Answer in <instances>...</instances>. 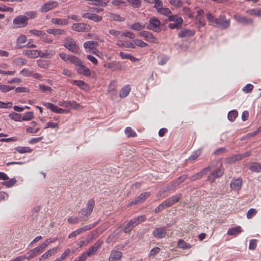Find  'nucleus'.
<instances>
[{
    "instance_id": "09e8293b",
    "label": "nucleus",
    "mask_w": 261,
    "mask_h": 261,
    "mask_svg": "<svg viewBox=\"0 0 261 261\" xmlns=\"http://www.w3.org/2000/svg\"><path fill=\"white\" fill-rule=\"evenodd\" d=\"M238 113L237 111H231L228 114V119L231 121H233L238 116Z\"/></svg>"
},
{
    "instance_id": "4be33fe9",
    "label": "nucleus",
    "mask_w": 261,
    "mask_h": 261,
    "mask_svg": "<svg viewBox=\"0 0 261 261\" xmlns=\"http://www.w3.org/2000/svg\"><path fill=\"white\" fill-rule=\"evenodd\" d=\"M233 18L235 19L236 21L243 24H251L253 22L251 19L247 18L244 16L238 14L234 15L233 16Z\"/></svg>"
},
{
    "instance_id": "393cba45",
    "label": "nucleus",
    "mask_w": 261,
    "mask_h": 261,
    "mask_svg": "<svg viewBox=\"0 0 261 261\" xmlns=\"http://www.w3.org/2000/svg\"><path fill=\"white\" fill-rule=\"evenodd\" d=\"M76 71L79 74H83L86 76H89L91 75V71L90 69L83 65L82 63L77 67Z\"/></svg>"
},
{
    "instance_id": "69168bd1",
    "label": "nucleus",
    "mask_w": 261,
    "mask_h": 261,
    "mask_svg": "<svg viewBox=\"0 0 261 261\" xmlns=\"http://www.w3.org/2000/svg\"><path fill=\"white\" fill-rule=\"evenodd\" d=\"M257 213V211L254 208H250L247 212V217L248 219H251L254 217Z\"/></svg>"
},
{
    "instance_id": "1a4fd4ad",
    "label": "nucleus",
    "mask_w": 261,
    "mask_h": 261,
    "mask_svg": "<svg viewBox=\"0 0 261 261\" xmlns=\"http://www.w3.org/2000/svg\"><path fill=\"white\" fill-rule=\"evenodd\" d=\"M150 192H148L141 193L135 199L132 200L128 205L131 206L133 205L143 202L150 196Z\"/></svg>"
},
{
    "instance_id": "e433bc0d",
    "label": "nucleus",
    "mask_w": 261,
    "mask_h": 261,
    "mask_svg": "<svg viewBox=\"0 0 261 261\" xmlns=\"http://www.w3.org/2000/svg\"><path fill=\"white\" fill-rule=\"evenodd\" d=\"M246 13L252 16H261V10L259 9L247 10L246 11Z\"/></svg>"
},
{
    "instance_id": "4468645a",
    "label": "nucleus",
    "mask_w": 261,
    "mask_h": 261,
    "mask_svg": "<svg viewBox=\"0 0 261 261\" xmlns=\"http://www.w3.org/2000/svg\"><path fill=\"white\" fill-rule=\"evenodd\" d=\"M94 205V201L91 199L89 200L87 203L86 207L81 210V213L82 215L87 216L89 215L93 211Z\"/></svg>"
},
{
    "instance_id": "13d9d810",
    "label": "nucleus",
    "mask_w": 261,
    "mask_h": 261,
    "mask_svg": "<svg viewBox=\"0 0 261 261\" xmlns=\"http://www.w3.org/2000/svg\"><path fill=\"white\" fill-rule=\"evenodd\" d=\"M29 32L35 36L40 37L41 38H42V36L44 35V32L42 31L35 29L30 30Z\"/></svg>"
},
{
    "instance_id": "bf43d9fd",
    "label": "nucleus",
    "mask_w": 261,
    "mask_h": 261,
    "mask_svg": "<svg viewBox=\"0 0 261 261\" xmlns=\"http://www.w3.org/2000/svg\"><path fill=\"white\" fill-rule=\"evenodd\" d=\"M69 108H72L73 109L77 110L82 109L83 108V107H82L75 101H70Z\"/></svg>"
},
{
    "instance_id": "f704fd0d",
    "label": "nucleus",
    "mask_w": 261,
    "mask_h": 261,
    "mask_svg": "<svg viewBox=\"0 0 261 261\" xmlns=\"http://www.w3.org/2000/svg\"><path fill=\"white\" fill-rule=\"evenodd\" d=\"M51 22L57 25H66L68 23V20L66 19H60L57 18H52Z\"/></svg>"
},
{
    "instance_id": "5fc2aeb1",
    "label": "nucleus",
    "mask_w": 261,
    "mask_h": 261,
    "mask_svg": "<svg viewBox=\"0 0 261 261\" xmlns=\"http://www.w3.org/2000/svg\"><path fill=\"white\" fill-rule=\"evenodd\" d=\"M125 133L127 137H135L137 136L136 133L134 132L130 127H127L125 128Z\"/></svg>"
},
{
    "instance_id": "37998d69",
    "label": "nucleus",
    "mask_w": 261,
    "mask_h": 261,
    "mask_svg": "<svg viewBox=\"0 0 261 261\" xmlns=\"http://www.w3.org/2000/svg\"><path fill=\"white\" fill-rule=\"evenodd\" d=\"M13 63L18 66L25 65L27 63V60L22 58H17L14 59Z\"/></svg>"
},
{
    "instance_id": "7c9ffc66",
    "label": "nucleus",
    "mask_w": 261,
    "mask_h": 261,
    "mask_svg": "<svg viewBox=\"0 0 261 261\" xmlns=\"http://www.w3.org/2000/svg\"><path fill=\"white\" fill-rule=\"evenodd\" d=\"M202 152V149L201 148H199L198 149L194 151L193 153L190 156L188 159V160L191 162H193L195 160H196L200 156Z\"/></svg>"
},
{
    "instance_id": "0e129e2a",
    "label": "nucleus",
    "mask_w": 261,
    "mask_h": 261,
    "mask_svg": "<svg viewBox=\"0 0 261 261\" xmlns=\"http://www.w3.org/2000/svg\"><path fill=\"white\" fill-rule=\"evenodd\" d=\"M126 1L134 7L139 8L140 6V5H141L140 0H126Z\"/></svg>"
},
{
    "instance_id": "2eb2a0df",
    "label": "nucleus",
    "mask_w": 261,
    "mask_h": 261,
    "mask_svg": "<svg viewBox=\"0 0 261 261\" xmlns=\"http://www.w3.org/2000/svg\"><path fill=\"white\" fill-rule=\"evenodd\" d=\"M213 167V166L212 165L208 166L207 167L203 169L199 172H198L196 174L191 176L190 177V180L192 181H194L200 179L203 175L206 174L208 172L211 171Z\"/></svg>"
},
{
    "instance_id": "6e6d98bb",
    "label": "nucleus",
    "mask_w": 261,
    "mask_h": 261,
    "mask_svg": "<svg viewBox=\"0 0 261 261\" xmlns=\"http://www.w3.org/2000/svg\"><path fill=\"white\" fill-rule=\"evenodd\" d=\"M34 115L33 112H27L25 113L23 116L22 117V121L30 120L33 118Z\"/></svg>"
},
{
    "instance_id": "79ce46f5",
    "label": "nucleus",
    "mask_w": 261,
    "mask_h": 261,
    "mask_svg": "<svg viewBox=\"0 0 261 261\" xmlns=\"http://www.w3.org/2000/svg\"><path fill=\"white\" fill-rule=\"evenodd\" d=\"M249 169L253 172H259L261 171V164L254 163L249 166Z\"/></svg>"
},
{
    "instance_id": "603ef678",
    "label": "nucleus",
    "mask_w": 261,
    "mask_h": 261,
    "mask_svg": "<svg viewBox=\"0 0 261 261\" xmlns=\"http://www.w3.org/2000/svg\"><path fill=\"white\" fill-rule=\"evenodd\" d=\"M39 87V89L43 92H47L48 93H50L53 91L50 87L45 86L43 84H40Z\"/></svg>"
},
{
    "instance_id": "de8ad7c7",
    "label": "nucleus",
    "mask_w": 261,
    "mask_h": 261,
    "mask_svg": "<svg viewBox=\"0 0 261 261\" xmlns=\"http://www.w3.org/2000/svg\"><path fill=\"white\" fill-rule=\"evenodd\" d=\"M158 11L159 13H160L161 14L167 16L168 18L170 16L172 15L171 14V10L168 8L162 7L161 9H160Z\"/></svg>"
},
{
    "instance_id": "423d86ee",
    "label": "nucleus",
    "mask_w": 261,
    "mask_h": 261,
    "mask_svg": "<svg viewBox=\"0 0 261 261\" xmlns=\"http://www.w3.org/2000/svg\"><path fill=\"white\" fill-rule=\"evenodd\" d=\"M58 6V3L56 1H48L42 5L39 11L41 13H46L48 11L56 8Z\"/></svg>"
},
{
    "instance_id": "c9c22d12",
    "label": "nucleus",
    "mask_w": 261,
    "mask_h": 261,
    "mask_svg": "<svg viewBox=\"0 0 261 261\" xmlns=\"http://www.w3.org/2000/svg\"><path fill=\"white\" fill-rule=\"evenodd\" d=\"M177 247L183 249H190L191 245L186 243L184 240L180 239L177 243Z\"/></svg>"
},
{
    "instance_id": "49530a36",
    "label": "nucleus",
    "mask_w": 261,
    "mask_h": 261,
    "mask_svg": "<svg viewBox=\"0 0 261 261\" xmlns=\"http://www.w3.org/2000/svg\"><path fill=\"white\" fill-rule=\"evenodd\" d=\"M57 240V238L46 239L41 244V245L44 250L50 243L55 242Z\"/></svg>"
},
{
    "instance_id": "f257e3e1",
    "label": "nucleus",
    "mask_w": 261,
    "mask_h": 261,
    "mask_svg": "<svg viewBox=\"0 0 261 261\" xmlns=\"http://www.w3.org/2000/svg\"><path fill=\"white\" fill-rule=\"evenodd\" d=\"M169 20L170 21L173 22L168 24V27L172 30L175 29H179L183 22L182 18L177 15L170 16Z\"/></svg>"
},
{
    "instance_id": "4d7b16f0",
    "label": "nucleus",
    "mask_w": 261,
    "mask_h": 261,
    "mask_svg": "<svg viewBox=\"0 0 261 261\" xmlns=\"http://www.w3.org/2000/svg\"><path fill=\"white\" fill-rule=\"evenodd\" d=\"M37 65L42 68L46 69L48 67L47 61L43 60H39L37 61Z\"/></svg>"
},
{
    "instance_id": "680f3d73",
    "label": "nucleus",
    "mask_w": 261,
    "mask_h": 261,
    "mask_svg": "<svg viewBox=\"0 0 261 261\" xmlns=\"http://www.w3.org/2000/svg\"><path fill=\"white\" fill-rule=\"evenodd\" d=\"M134 43L136 45L141 47H145L148 46V44L146 42H143L140 39H135L134 40Z\"/></svg>"
},
{
    "instance_id": "8fccbe9b",
    "label": "nucleus",
    "mask_w": 261,
    "mask_h": 261,
    "mask_svg": "<svg viewBox=\"0 0 261 261\" xmlns=\"http://www.w3.org/2000/svg\"><path fill=\"white\" fill-rule=\"evenodd\" d=\"M69 61L78 67L82 63L81 60L75 56H71Z\"/></svg>"
},
{
    "instance_id": "774afa93",
    "label": "nucleus",
    "mask_w": 261,
    "mask_h": 261,
    "mask_svg": "<svg viewBox=\"0 0 261 261\" xmlns=\"http://www.w3.org/2000/svg\"><path fill=\"white\" fill-rule=\"evenodd\" d=\"M165 204V203H164V202H163L161 204H160V205H159V206L158 207H156L154 210V212L155 213H159L160 212H161V211H162L163 210H164L165 209L166 207H167L166 206Z\"/></svg>"
},
{
    "instance_id": "ea45409f",
    "label": "nucleus",
    "mask_w": 261,
    "mask_h": 261,
    "mask_svg": "<svg viewBox=\"0 0 261 261\" xmlns=\"http://www.w3.org/2000/svg\"><path fill=\"white\" fill-rule=\"evenodd\" d=\"M9 117L12 120L16 121H21L22 117L21 115L15 112H12L9 115Z\"/></svg>"
},
{
    "instance_id": "f8f14e48",
    "label": "nucleus",
    "mask_w": 261,
    "mask_h": 261,
    "mask_svg": "<svg viewBox=\"0 0 261 261\" xmlns=\"http://www.w3.org/2000/svg\"><path fill=\"white\" fill-rule=\"evenodd\" d=\"M44 250L41 246V245H39L37 246V247L34 248L33 249H32L30 250L29 252L27 253V254L25 255V258H27L28 260L31 259V258H33L34 257L38 255L41 252H43Z\"/></svg>"
},
{
    "instance_id": "f03ea898",
    "label": "nucleus",
    "mask_w": 261,
    "mask_h": 261,
    "mask_svg": "<svg viewBox=\"0 0 261 261\" xmlns=\"http://www.w3.org/2000/svg\"><path fill=\"white\" fill-rule=\"evenodd\" d=\"M63 45L69 51L73 53H78V47L76 44L75 41L71 37H67L64 40Z\"/></svg>"
},
{
    "instance_id": "a19ab883",
    "label": "nucleus",
    "mask_w": 261,
    "mask_h": 261,
    "mask_svg": "<svg viewBox=\"0 0 261 261\" xmlns=\"http://www.w3.org/2000/svg\"><path fill=\"white\" fill-rule=\"evenodd\" d=\"M130 28L134 30L140 31L146 28V25L145 24L137 22L132 25Z\"/></svg>"
},
{
    "instance_id": "aec40b11",
    "label": "nucleus",
    "mask_w": 261,
    "mask_h": 261,
    "mask_svg": "<svg viewBox=\"0 0 261 261\" xmlns=\"http://www.w3.org/2000/svg\"><path fill=\"white\" fill-rule=\"evenodd\" d=\"M122 257V253L116 250H112L108 258L109 261H116L120 260Z\"/></svg>"
},
{
    "instance_id": "6ab92c4d",
    "label": "nucleus",
    "mask_w": 261,
    "mask_h": 261,
    "mask_svg": "<svg viewBox=\"0 0 261 261\" xmlns=\"http://www.w3.org/2000/svg\"><path fill=\"white\" fill-rule=\"evenodd\" d=\"M188 176L186 175H184L179 177L178 178L174 180L171 185L168 186L167 188V191L172 190L173 188L178 186L180 183L183 182L187 178Z\"/></svg>"
},
{
    "instance_id": "cd10ccee",
    "label": "nucleus",
    "mask_w": 261,
    "mask_h": 261,
    "mask_svg": "<svg viewBox=\"0 0 261 261\" xmlns=\"http://www.w3.org/2000/svg\"><path fill=\"white\" fill-rule=\"evenodd\" d=\"M27 41V37L24 35H20L16 40L15 47L16 48H22L25 45H23Z\"/></svg>"
},
{
    "instance_id": "a18cd8bd",
    "label": "nucleus",
    "mask_w": 261,
    "mask_h": 261,
    "mask_svg": "<svg viewBox=\"0 0 261 261\" xmlns=\"http://www.w3.org/2000/svg\"><path fill=\"white\" fill-rule=\"evenodd\" d=\"M16 179L15 178H11L8 181L2 182V184L7 188H10L16 184Z\"/></svg>"
},
{
    "instance_id": "c756f323",
    "label": "nucleus",
    "mask_w": 261,
    "mask_h": 261,
    "mask_svg": "<svg viewBox=\"0 0 261 261\" xmlns=\"http://www.w3.org/2000/svg\"><path fill=\"white\" fill-rule=\"evenodd\" d=\"M47 33L52 34L55 36L65 34V31L60 29H48L46 30Z\"/></svg>"
},
{
    "instance_id": "0eeeda50",
    "label": "nucleus",
    "mask_w": 261,
    "mask_h": 261,
    "mask_svg": "<svg viewBox=\"0 0 261 261\" xmlns=\"http://www.w3.org/2000/svg\"><path fill=\"white\" fill-rule=\"evenodd\" d=\"M139 35L140 36L144 38L146 41L150 43H157L158 42V39L150 32L147 31H141L139 32Z\"/></svg>"
},
{
    "instance_id": "2f4dec72",
    "label": "nucleus",
    "mask_w": 261,
    "mask_h": 261,
    "mask_svg": "<svg viewBox=\"0 0 261 261\" xmlns=\"http://www.w3.org/2000/svg\"><path fill=\"white\" fill-rule=\"evenodd\" d=\"M130 87L129 85H125L122 89L121 90L119 96L121 98H124L126 97L129 93L130 91Z\"/></svg>"
},
{
    "instance_id": "a878e982",
    "label": "nucleus",
    "mask_w": 261,
    "mask_h": 261,
    "mask_svg": "<svg viewBox=\"0 0 261 261\" xmlns=\"http://www.w3.org/2000/svg\"><path fill=\"white\" fill-rule=\"evenodd\" d=\"M138 224L136 218H134L130 220L127 224V225L124 228V231L125 233L129 232L131 230L137 226Z\"/></svg>"
},
{
    "instance_id": "9d476101",
    "label": "nucleus",
    "mask_w": 261,
    "mask_h": 261,
    "mask_svg": "<svg viewBox=\"0 0 261 261\" xmlns=\"http://www.w3.org/2000/svg\"><path fill=\"white\" fill-rule=\"evenodd\" d=\"M103 243L102 241L100 240H97L90 248L85 252L88 256H91L95 255L98 249L101 246Z\"/></svg>"
},
{
    "instance_id": "dca6fc26",
    "label": "nucleus",
    "mask_w": 261,
    "mask_h": 261,
    "mask_svg": "<svg viewBox=\"0 0 261 261\" xmlns=\"http://www.w3.org/2000/svg\"><path fill=\"white\" fill-rule=\"evenodd\" d=\"M166 227H158L153 230L152 234L156 238L162 239L166 236Z\"/></svg>"
},
{
    "instance_id": "9b49d317",
    "label": "nucleus",
    "mask_w": 261,
    "mask_h": 261,
    "mask_svg": "<svg viewBox=\"0 0 261 261\" xmlns=\"http://www.w3.org/2000/svg\"><path fill=\"white\" fill-rule=\"evenodd\" d=\"M216 24L222 29H226L230 26V21L225 19V17L223 15H220L216 19Z\"/></svg>"
},
{
    "instance_id": "c85d7f7f",
    "label": "nucleus",
    "mask_w": 261,
    "mask_h": 261,
    "mask_svg": "<svg viewBox=\"0 0 261 261\" xmlns=\"http://www.w3.org/2000/svg\"><path fill=\"white\" fill-rule=\"evenodd\" d=\"M58 249V247H56L48 250L41 256V257H40V260H42L45 259L48 257L52 256L53 255L55 254L57 252Z\"/></svg>"
},
{
    "instance_id": "473e14b6",
    "label": "nucleus",
    "mask_w": 261,
    "mask_h": 261,
    "mask_svg": "<svg viewBox=\"0 0 261 261\" xmlns=\"http://www.w3.org/2000/svg\"><path fill=\"white\" fill-rule=\"evenodd\" d=\"M242 231L241 226H238L228 229L227 234L230 236H236Z\"/></svg>"
},
{
    "instance_id": "58836bf2",
    "label": "nucleus",
    "mask_w": 261,
    "mask_h": 261,
    "mask_svg": "<svg viewBox=\"0 0 261 261\" xmlns=\"http://www.w3.org/2000/svg\"><path fill=\"white\" fill-rule=\"evenodd\" d=\"M196 19L198 21L197 25L198 28L204 27L205 25V20L204 16H196Z\"/></svg>"
},
{
    "instance_id": "a211bd4d",
    "label": "nucleus",
    "mask_w": 261,
    "mask_h": 261,
    "mask_svg": "<svg viewBox=\"0 0 261 261\" xmlns=\"http://www.w3.org/2000/svg\"><path fill=\"white\" fill-rule=\"evenodd\" d=\"M99 43L97 41H89L85 42L83 44V46L86 52H90L91 50L96 49Z\"/></svg>"
},
{
    "instance_id": "b1692460",
    "label": "nucleus",
    "mask_w": 261,
    "mask_h": 261,
    "mask_svg": "<svg viewBox=\"0 0 261 261\" xmlns=\"http://www.w3.org/2000/svg\"><path fill=\"white\" fill-rule=\"evenodd\" d=\"M194 34V31L185 29L178 32V36L179 38H187L193 36Z\"/></svg>"
},
{
    "instance_id": "bb28decb",
    "label": "nucleus",
    "mask_w": 261,
    "mask_h": 261,
    "mask_svg": "<svg viewBox=\"0 0 261 261\" xmlns=\"http://www.w3.org/2000/svg\"><path fill=\"white\" fill-rule=\"evenodd\" d=\"M83 17L88 18L90 20H92L95 22H99L100 21L102 17L100 16H99L97 14L94 13H84L82 15Z\"/></svg>"
},
{
    "instance_id": "e2e57ef3",
    "label": "nucleus",
    "mask_w": 261,
    "mask_h": 261,
    "mask_svg": "<svg viewBox=\"0 0 261 261\" xmlns=\"http://www.w3.org/2000/svg\"><path fill=\"white\" fill-rule=\"evenodd\" d=\"M37 13L35 11H29L25 13V17L27 18V21L29 19L35 18L37 17Z\"/></svg>"
},
{
    "instance_id": "4c0bfd02",
    "label": "nucleus",
    "mask_w": 261,
    "mask_h": 261,
    "mask_svg": "<svg viewBox=\"0 0 261 261\" xmlns=\"http://www.w3.org/2000/svg\"><path fill=\"white\" fill-rule=\"evenodd\" d=\"M110 20L118 21H124L125 18L120 16V15L117 14L112 13L109 16Z\"/></svg>"
},
{
    "instance_id": "72a5a7b5",
    "label": "nucleus",
    "mask_w": 261,
    "mask_h": 261,
    "mask_svg": "<svg viewBox=\"0 0 261 261\" xmlns=\"http://www.w3.org/2000/svg\"><path fill=\"white\" fill-rule=\"evenodd\" d=\"M56 54V51L54 49L46 50L44 52L40 51V57L44 58H50Z\"/></svg>"
},
{
    "instance_id": "864d4df0",
    "label": "nucleus",
    "mask_w": 261,
    "mask_h": 261,
    "mask_svg": "<svg viewBox=\"0 0 261 261\" xmlns=\"http://www.w3.org/2000/svg\"><path fill=\"white\" fill-rule=\"evenodd\" d=\"M206 19L208 21L211 25H214L216 24V19L215 17L211 13H207L206 15Z\"/></svg>"
},
{
    "instance_id": "7ed1b4c3",
    "label": "nucleus",
    "mask_w": 261,
    "mask_h": 261,
    "mask_svg": "<svg viewBox=\"0 0 261 261\" xmlns=\"http://www.w3.org/2000/svg\"><path fill=\"white\" fill-rule=\"evenodd\" d=\"M224 168L222 163H220L217 169L212 172L208 176L207 180L211 182H214L216 178L220 177L224 173Z\"/></svg>"
},
{
    "instance_id": "3c124183",
    "label": "nucleus",
    "mask_w": 261,
    "mask_h": 261,
    "mask_svg": "<svg viewBox=\"0 0 261 261\" xmlns=\"http://www.w3.org/2000/svg\"><path fill=\"white\" fill-rule=\"evenodd\" d=\"M14 88L15 87L13 86L0 84V91L3 93L9 92L10 90L14 89Z\"/></svg>"
},
{
    "instance_id": "20e7f679",
    "label": "nucleus",
    "mask_w": 261,
    "mask_h": 261,
    "mask_svg": "<svg viewBox=\"0 0 261 261\" xmlns=\"http://www.w3.org/2000/svg\"><path fill=\"white\" fill-rule=\"evenodd\" d=\"M160 21L155 17H151L149 21V23L146 26V28L156 32L161 31Z\"/></svg>"
},
{
    "instance_id": "412c9836",
    "label": "nucleus",
    "mask_w": 261,
    "mask_h": 261,
    "mask_svg": "<svg viewBox=\"0 0 261 261\" xmlns=\"http://www.w3.org/2000/svg\"><path fill=\"white\" fill-rule=\"evenodd\" d=\"M22 54L30 58H36L40 57V51L38 50L24 49L22 51Z\"/></svg>"
},
{
    "instance_id": "338daca9",
    "label": "nucleus",
    "mask_w": 261,
    "mask_h": 261,
    "mask_svg": "<svg viewBox=\"0 0 261 261\" xmlns=\"http://www.w3.org/2000/svg\"><path fill=\"white\" fill-rule=\"evenodd\" d=\"M169 2L171 5L177 7H180L182 5V2L181 0H169Z\"/></svg>"
},
{
    "instance_id": "c03bdc74",
    "label": "nucleus",
    "mask_w": 261,
    "mask_h": 261,
    "mask_svg": "<svg viewBox=\"0 0 261 261\" xmlns=\"http://www.w3.org/2000/svg\"><path fill=\"white\" fill-rule=\"evenodd\" d=\"M15 150L20 153H24L27 152H31L32 149L29 147L18 146L15 148Z\"/></svg>"
},
{
    "instance_id": "052dcab7",
    "label": "nucleus",
    "mask_w": 261,
    "mask_h": 261,
    "mask_svg": "<svg viewBox=\"0 0 261 261\" xmlns=\"http://www.w3.org/2000/svg\"><path fill=\"white\" fill-rule=\"evenodd\" d=\"M71 83L73 84H74L76 85L77 86L79 87L82 89H85V87H84L85 86H86L85 83L81 80H74L72 81Z\"/></svg>"
},
{
    "instance_id": "f3484780",
    "label": "nucleus",
    "mask_w": 261,
    "mask_h": 261,
    "mask_svg": "<svg viewBox=\"0 0 261 261\" xmlns=\"http://www.w3.org/2000/svg\"><path fill=\"white\" fill-rule=\"evenodd\" d=\"M181 197L182 194L181 193L176 194L164 201L165 205L168 207L177 202L181 198Z\"/></svg>"
},
{
    "instance_id": "39448f33",
    "label": "nucleus",
    "mask_w": 261,
    "mask_h": 261,
    "mask_svg": "<svg viewBox=\"0 0 261 261\" xmlns=\"http://www.w3.org/2000/svg\"><path fill=\"white\" fill-rule=\"evenodd\" d=\"M250 155V151H246L243 153L238 154L226 158L225 159V163L229 164H232L237 161H239L249 156Z\"/></svg>"
},
{
    "instance_id": "ddd939ff",
    "label": "nucleus",
    "mask_w": 261,
    "mask_h": 261,
    "mask_svg": "<svg viewBox=\"0 0 261 261\" xmlns=\"http://www.w3.org/2000/svg\"><path fill=\"white\" fill-rule=\"evenodd\" d=\"M13 22L17 28L24 27L27 24V18L24 15H19L13 19Z\"/></svg>"
},
{
    "instance_id": "5701e85b",
    "label": "nucleus",
    "mask_w": 261,
    "mask_h": 261,
    "mask_svg": "<svg viewBox=\"0 0 261 261\" xmlns=\"http://www.w3.org/2000/svg\"><path fill=\"white\" fill-rule=\"evenodd\" d=\"M242 186V179L241 178L233 179L230 183V188L232 190L238 191Z\"/></svg>"
},
{
    "instance_id": "6e6552de",
    "label": "nucleus",
    "mask_w": 261,
    "mask_h": 261,
    "mask_svg": "<svg viewBox=\"0 0 261 261\" xmlns=\"http://www.w3.org/2000/svg\"><path fill=\"white\" fill-rule=\"evenodd\" d=\"M71 29L78 32H88L91 29L90 25L85 23H73L71 26Z\"/></svg>"
}]
</instances>
